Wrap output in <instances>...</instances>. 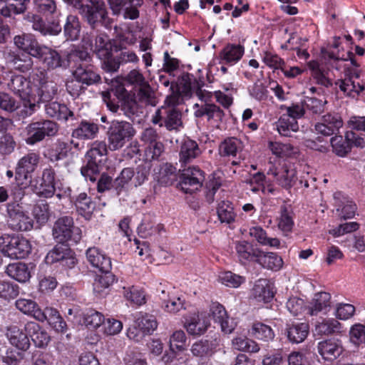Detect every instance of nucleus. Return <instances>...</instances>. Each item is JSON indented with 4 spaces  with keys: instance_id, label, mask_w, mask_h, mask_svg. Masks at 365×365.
<instances>
[{
    "instance_id": "nucleus-1",
    "label": "nucleus",
    "mask_w": 365,
    "mask_h": 365,
    "mask_svg": "<svg viewBox=\"0 0 365 365\" xmlns=\"http://www.w3.org/2000/svg\"><path fill=\"white\" fill-rule=\"evenodd\" d=\"M78 11L83 19L92 28L104 25L108 12L103 0H63Z\"/></svg>"
},
{
    "instance_id": "nucleus-2",
    "label": "nucleus",
    "mask_w": 365,
    "mask_h": 365,
    "mask_svg": "<svg viewBox=\"0 0 365 365\" xmlns=\"http://www.w3.org/2000/svg\"><path fill=\"white\" fill-rule=\"evenodd\" d=\"M133 125L125 120H113L110 122L106 135L110 150H119L135 135Z\"/></svg>"
},
{
    "instance_id": "nucleus-3",
    "label": "nucleus",
    "mask_w": 365,
    "mask_h": 365,
    "mask_svg": "<svg viewBox=\"0 0 365 365\" xmlns=\"http://www.w3.org/2000/svg\"><path fill=\"white\" fill-rule=\"evenodd\" d=\"M31 246L25 237L16 235L0 237V252L13 259H24L31 252Z\"/></svg>"
},
{
    "instance_id": "nucleus-4",
    "label": "nucleus",
    "mask_w": 365,
    "mask_h": 365,
    "mask_svg": "<svg viewBox=\"0 0 365 365\" xmlns=\"http://www.w3.org/2000/svg\"><path fill=\"white\" fill-rule=\"evenodd\" d=\"M52 236L56 242L66 243L71 242L78 243L82 238V231L74 225L73 219L71 216H63L58 218L52 227Z\"/></svg>"
},
{
    "instance_id": "nucleus-5",
    "label": "nucleus",
    "mask_w": 365,
    "mask_h": 365,
    "mask_svg": "<svg viewBox=\"0 0 365 365\" xmlns=\"http://www.w3.org/2000/svg\"><path fill=\"white\" fill-rule=\"evenodd\" d=\"M182 114L176 107L162 106L152 115L151 122L170 132H178L183 128Z\"/></svg>"
},
{
    "instance_id": "nucleus-6",
    "label": "nucleus",
    "mask_w": 365,
    "mask_h": 365,
    "mask_svg": "<svg viewBox=\"0 0 365 365\" xmlns=\"http://www.w3.org/2000/svg\"><path fill=\"white\" fill-rule=\"evenodd\" d=\"M9 88L24 101V108L21 110L26 116L31 115L36 110V105L31 102V82L22 75H14L8 83Z\"/></svg>"
},
{
    "instance_id": "nucleus-7",
    "label": "nucleus",
    "mask_w": 365,
    "mask_h": 365,
    "mask_svg": "<svg viewBox=\"0 0 365 365\" xmlns=\"http://www.w3.org/2000/svg\"><path fill=\"white\" fill-rule=\"evenodd\" d=\"M125 82L137 91L139 101L145 104L155 106V93L143 74L137 69L130 71L124 78Z\"/></svg>"
},
{
    "instance_id": "nucleus-8",
    "label": "nucleus",
    "mask_w": 365,
    "mask_h": 365,
    "mask_svg": "<svg viewBox=\"0 0 365 365\" xmlns=\"http://www.w3.org/2000/svg\"><path fill=\"white\" fill-rule=\"evenodd\" d=\"M28 138L26 142L34 145L42 141L46 137H53L58 131V125L50 120H41L31 122L26 128Z\"/></svg>"
},
{
    "instance_id": "nucleus-9",
    "label": "nucleus",
    "mask_w": 365,
    "mask_h": 365,
    "mask_svg": "<svg viewBox=\"0 0 365 365\" xmlns=\"http://www.w3.org/2000/svg\"><path fill=\"white\" fill-rule=\"evenodd\" d=\"M108 144L104 141H95L86 153L87 165L81 170V174L86 178L89 177L91 180H95L91 175L99 172L98 165L101 163V158L108 153Z\"/></svg>"
},
{
    "instance_id": "nucleus-10",
    "label": "nucleus",
    "mask_w": 365,
    "mask_h": 365,
    "mask_svg": "<svg viewBox=\"0 0 365 365\" xmlns=\"http://www.w3.org/2000/svg\"><path fill=\"white\" fill-rule=\"evenodd\" d=\"M267 174L272 175L275 182L286 190H289L297 180L295 169L290 164L287 163L279 166L271 164Z\"/></svg>"
},
{
    "instance_id": "nucleus-11",
    "label": "nucleus",
    "mask_w": 365,
    "mask_h": 365,
    "mask_svg": "<svg viewBox=\"0 0 365 365\" xmlns=\"http://www.w3.org/2000/svg\"><path fill=\"white\" fill-rule=\"evenodd\" d=\"M6 211L9 217L7 222L11 230L17 232H25L32 229V220L23 212L19 204L8 203Z\"/></svg>"
},
{
    "instance_id": "nucleus-12",
    "label": "nucleus",
    "mask_w": 365,
    "mask_h": 365,
    "mask_svg": "<svg viewBox=\"0 0 365 365\" xmlns=\"http://www.w3.org/2000/svg\"><path fill=\"white\" fill-rule=\"evenodd\" d=\"M204 180L203 171L197 167H190L183 170L178 186L185 193H192L202 187Z\"/></svg>"
},
{
    "instance_id": "nucleus-13",
    "label": "nucleus",
    "mask_w": 365,
    "mask_h": 365,
    "mask_svg": "<svg viewBox=\"0 0 365 365\" xmlns=\"http://www.w3.org/2000/svg\"><path fill=\"white\" fill-rule=\"evenodd\" d=\"M359 74L357 72H347L344 78L338 79L334 84L336 88L339 89L346 96L351 98H356L364 90V85L359 81Z\"/></svg>"
},
{
    "instance_id": "nucleus-14",
    "label": "nucleus",
    "mask_w": 365,
    "mask_h": 365,
    "mask_svg": "<svg viewBox=\"0 0 365 365\" xmlns=\"http://www.w3.org/2000/svg\"><path fill=\"white\" fill-rule=\"evenodd\" d=\"M41 157L39 153L30 151L21 157L16 164L15 170V178L19 180H30L33 173L36 170L39 164Z\"/></svg>"
},
{
    "instance_id": "nucleus-15",
    "label": "nucleus",
    "mask_w": 365,
    "mask_h": 365,
    "mask_svg": "<svg viewBox=\"0 0 365 365\" xmlns=\"http://www.w3.org/2000/svg\"><path fill=\"white\" fill-rule=\"evenodd\" d=\"M34 82L37 86L39 101L42 102L51 101L56 95L58 91L57 84L48 81L46 74L40 71L34 77Z\"/></svg>"
},
{
    "instance_id": "nucleus-16",
    "label": "nucleus",
    "mask_w": 365,
    "mask_h": 365,
    "mask_svg": "<svg viewBox=\"0 0 365 365\" xmlns=\"http://www.w3.org/2000/svg\"><path fill=\"white\" fill-rule=\"evenodd\" d=\"M34 58H38L48 69L66 68V60L55 49L41 45Z\"/></svg>"
},
{
    "instance_id": "nucleus-17",
    "label": "nucleus",
    "mask_w": 365,
    "mask_h": 365,
    "mask_svg": "<svg viewBox=\"0 0 365 365\" xmlns=\"http://www.w3.org/2000/svg\"><path fill=\"white\" fill-rule=\"evenodd\" d=\"M342 125L343 120L339 113H328L322 116L321 122L315 125V130L323 135L330 136L336 134Z\"/></svg>"
},
{
    "instance_id": "nucleus-18",
    "label": "nucleus",
    "mask_w": 365,
    "mask_h": 365,
    "mask_svg": "<svg viewBox=\"0 0 365 365\" xmlns=\"http://www.w3.org/2000/svg\"><path fill=\"white\" fill-rule=\"evenodd\" d=\"M334 201L337 217L346 220L355 215L356 206L349 197L341 192H336L334 194Z\"/></svg>"
},
{
    "instance_id": "nucleus-19",
    "label": "nucleus",
    "mask_w": 365,
    "mask_h": 365,
    "mask_svg": "<svg viewBox=\"0 0 365 365\" xmlns=\"http://www.w3.org/2000/svg\"><path fill=\"white\" fill-rule=\"evenodd\" d=\"M6 336L10 344L21 351H26L30 347L29 334L24 328L21 329L17 325H10L6 328Z\"/></svg>"
},
{
    "instance_id": "nucleus-20",
    "label": "nucleus",
    "mask_w": 365,
    "mask_h": 365,
    "mask_svg": "<svg viewBox=\"0 0 365 365\" xmlns=\"http://www.w3.org/2000/svg\"><path fill=\"white\" fill-rule=\"evenodd\" d=\"M37 321L48 324L57 332L64 333L66 330V323L60 315L58 311L53 307H46L44 310L37 312Z\"/></svg>"
},
{
    "instance_id": "nucleus-21",
    "label": "nucleus",
    "mask_w": 365,
    "mask_h": 365,
    "mask_svg": "<svg viewBox=\"0 0 365 365\" xmlns=\"http://www.w3.org/2000/svg\"><path fill=\"white\" fill-rule=\"evenodd\" d=\"M235 249L238 260L242 264H247L250 262L257 263L261 252L260 249L255 247L245 240L236 242Z\"/></svg>"
},
{
    "instance_id": "nucleus-22",
    "label": "nucleus",
    "mask_w": 365,
    "mask_h": 365,
    "mask_svg": "<svg viewBox=\"0 0 365 365\" xmlns=\"http://www.w3.org/2000/svg\"><path fill=\"white\" fill-rule=\"evenodd\" d=\"M24 329L36 347L44 348L51 341L48 332L36 322H27L24 325Z\"/></svg>"
},
{
    "instance_id": "nucleus-23",
    "label": "nucleus",
    "mask_w": 365,
    "mask_h": 365,
    "mask_svg": "<svg viewBox=\"0 0 365 365\" xmlns=\"http://www.w3.org/2000/svg\"><path fill=\"white\" fill-rule=\"evenodd\" d=\"M319 354L326 361H334L343 352L341 341L337 339H327L318 343Z\"/></svg>"
},
{
    "instance_id": "nucleus-24",
    "label": "nucleus",
    "mask_w": 365,
    "mask_h": 365,
    "mask_svg": "<svg viewBox=\"0 0 365 365\" xmlns=\"http://www.w3.org/2000/svg\"><path fill=\"white\" fill-rule=\"evenodd\" d=\"M93 51L92 41L89 37H83L82 44L72 49L68 55V61H80L79 64H89L91 61L90 51Z\"/></svg>"
},
{
    "instance_id": "nucleus-25",
    "label": "nucleus",
    "mask_w": 365,
    "mask_h": 365,
    "mask_svg": "<svg viewBox=\"0 0 365 365\" xmlns=\"http://www.w3.org/2000/svg\"><path fill=\"white\" fill-rule=\"evenodd\" d=\"M245 48L240 44L228 43L219 53L220 63L228 66L236 64L242 58Z\"/></svg>"
},
{
    "instance_id": "nucleus-26",
    "label": "nucleus",
    "mask_w": 365,
    "mask_h": 365,
    "mask_svg": "<svg viewBox=\"0 0 365 365\" xmlns=\"http://www.w3.org/2000/svg\"><path fill=\"white\" fill-rule=\"evenodd\" d=\"M86 258L88 262L101 272H108L111 269V260L98 248L90 247L86 251Z\"/></svg>"
},
{
    "instance_id": "nucleus-27",
    "label": "nucleus",
    "mask_w": 365,
    "mask_h": 365,
    "mask_svg": "<svg viewBox=\"0 0 365 365\" xmlns=\"http://www.w3.org/2000/svg\"><path fill=\"white\" fill-rule=\"evenodd\" d=\"M73 76L86 86L101 81V76L94 71L93 66L91 64L76 65Z\"/></svg>"
},
{
    "instance_id": "nucleus-28",
    "label": "nucleus",
    "mask_w": 365,
    "mask_h": 365,
    "mask_svg": "<svg viewBox=\"0 0 365 365\" xmlns=\"http://www.w3.org/2000/svg\"><path fill=\"white\" fill-rule=\"evenodd\" d=\"M330 299L331 295L328 292L316 293L308 307V314L311 316H316L320 312L327 314L331 307Z\"/></svg>"
},
{
    "instance_id": "nucleus-29",
    "label": "nucleus",
    "mask_w": 365,
    "mask_h": 365,
    "mask_svg": "<svg viewBox=\"0 0 365 365\" xmlns=\"http://www.w3.org/2000/svg\"><path fill=\"white\" fill-rule=\"evenodd\" d=\"M56 192V172L51 166L43 170L40 195L44 197H51Z\"/></svg>"
},
{
    "instance_id": "nucleus-30",
    "label": "nucleus",
    "mask_w": 365,
    "mask_h": 365,
    "mask_svg": "<svg viewBox=\"0 0 365 365\" xmlns=\"http://www.w3.org/2000/svg\"><path fill=\"white\" fill-rule=\"evenodd\" d=\"M29 4V0H0V14L4 17L23 14Z\"/></svg>"
},
{
    "instance_id": "nucleus-31",
    "label": "nucleus",
    "mask_w": 365,
    "mask_h": 365,
    "mask_svg": "<svg viewBox=\"0 0 365 365\" xmlns=\"http://www.w3.org/2000/svg\"><path fill=\"white\" fill-rule=\"evenodd\" d=\"M309 330V327L307 323H292L287 324L286 334L290 342L299 344L307 337Z\"/></svg>"
},
{
    "instance_id": "nucleus-32",
    "label": "nucleus",
    "mask_w": 365,
    "mask_h": 365,
    "mask_svg": "<svg viewBox=\"0 0 365 365\" xmlns=\"http://www.w3.org/2000/svg\"><path fill=\"white\" fill-rule=\"evenodd\" d=\"M341 324L336 319L324 318L317 322L314 331L317 335L329 336L341 332Z\"/></svg>"
},
{
    "instance_id": "nucleus-33",
    "label": "nucleus",
    "mask_w": 365,
    "mask_h": 365,
    "mask_svg": "<svg viewBox=\"0 0 365 365\" xmlns=\"http://www.w3.org/2000/svg\"><path fill=\"white\" fill-rule=\"evenodd\" d=\"M14 43L19 49L29 53L33 57L35 56L36 53L41 46V44L38 43L36 39L29 34H21L15 36Z\"/></svg>"
},
{
    "instance_id": "nucleus-34",
    "label": "nucleus",
    "mask_w": 365,
    "mask_h": 365,
    "mask_svg": "<svg viewBox=\"0 0 365 365\" xmlns=\"http://www.w3.org/2000/svg\"><path fill=\"white\" fill-rule=\"evenodd\" d=\"M195 107L197 108L195 111V115L197 118L207 116L208 120H213L218 123L222 120L225 115L223 110L213 103H205L201 106L195 104Z\"/></svg>"
},
{
    "instance_id": "nucleus-35",
    "label": "nucleus",
    "mask_w": 365,
    "mask_h": 365,
    "mask_svg": "<svg viewBox=\"0 0 365 365\" xmlns=\"http://www.w3.org/2000/svg\"><path fill=\"white\" fill-rule=\"evenodd\" d=\"M257 263L264 269L277 272L283 267V259L275 252H264L262 250L257 258Z\"/></svg>"
},
{
    "instance_id": "nucleus-36",
    "label": "nucleus",
    "mask_w": 365,
    "mask_h": 365,
    "mask_svg": "<svg viewBox=\"0 0 365 365\" xmlns=\"http://www.w3.org/2000/svg\"><path fill=\"white\" fill-rule=\"evenodd\" d=\"M201 153L198 144L191 139L185 140L180 150V162L182 164L190 163L193 159L197 158Z\"/></svg>"
},
{
    "instance_id": "nucleus-37",
    "label": "nucleus",
    "mask_w": 365,
    "mask_h": 365,
    "mask_svg": "<svg viewBox=\"0 0 365 365\" xmlns=\"http://www.w3.org/2000/svg\"><path fill=\"white\" fill-rule=\"evenodd\" d=\"M99 132L98 125L91 121L82 120L72 132V137L82 140H91Z\"/></svg>"
},
{
    "instance_id": "nucleus-38",
    "label": "nucleus",
    "mask_w": 365,
    "mask_h": 365,
    "mask_svg": "<svg viewBox=\"0 0 365 365\" xmlns=\"http://www.w3.org/2000/svg\"><path fill=\"white\" fill-rule=\"evenodd\" d=\"M45 105L46 114L56 120H67L73 115V113L68 109L66 105L57 101H48Z\"/></svg>"
},
{
    "instance_id": "nucleus-39",
    "label": "nucleus",
    "mask_w": 365,
    "mask_h": 365,
    "mask_svg": "<svg viewBox=\"0 0 365 365\" xmlns=\"http://www.w3.org/2000/svg\"><path fill=\"white\" fill-rule=\"evenodd\" d=\"M252 295L257 302L264 303L270 302L274 297L269 282L265 279H260L255 282Z\"/></svg>"
},
{
    "instance_id": "nucleus-40",
    "label": "nucleus",
    "mask_w": 365,
    "mask_h": 365,
    "mask_svg": "<svg viewBox=\"0 0 365 365\" xmlns=\"http://www.w3.org/2000/svg\"><path fill=\"white\" fill-rule=\"evenodd\" d=\"M312 71V76L318 84L329 88L332 86L331 80L329 78V68L326 66L319 64L317 61H310L308 64Z\"/></svg>"
},
{
    "instance_id": "nucleus-41",
    "label": "nucleus",
    "mask_w": 365,
    "mask_h": 365,
    "mask_svg": "<svg viewBox=\"0 0 365 365\" xmlns=\"http://www.w3.org/2000/svg\"><path fill=\"white\" fill-rule=\"evenodd\" d=\"M6 273L11 278L19 282H26L30 277V272L27 265L23 262L9 264L6 269Z\"/></svg>"
},
{
    "instance_id": "nucleus-42",
    "label": "nucleus",
    "mask_w": 365,
    "mask_h": 365,
    "mask_svg": "<svg viewBox=\"0 0 365 365\" xmlns=\"http://www.w3.org/2000/svg\"><path fill=\"white\" fill-rule=\"evenodd\" d=\"M209 323L206 319L200 318L198 315L187 319L184 324V327L188 334L193 336L203 334L207 331Z\"/></svg>"
},
{
    "instance_id": "nucleus-43",
    "label": "nucleus",
    "mask_w": 365,
    "mask_h": 365,
    "mask_svg": "<svg viewBox=\"0 0 365 365\" xmlns=\"http://www.w3.org/2000/svg\"><path fill=\"white\" fill-rule=\"evenodd\" d=\"M249 234L262 245L275 248H279L280 246V241L278 238L268 237L266 231L259 226L251 227Z\"/></svg>"
},
{
    "instance_id": "nucleus-44",
    "label": "nucleus",
    "mask_w": 365,
    "mask_h": 365,
    "mask_svg": "<svg viewBox=\"0 0 365 365\" xmlns=\"http://www.w3.org/2000/svg\"><path fill=\"white\" fill-rule=\"evenodd\" d=\"M242 144L240 140L231 137L225 138L219 146V153L221 156L235 157L237 153L242 150Z\"/></svg>"
},
{
    "instance_id": "nucleus-45",
    "label": "nucleus",
    "mask_w": 365,
    "mask_h": 365,
    "mask_svg": "<svg viewBox=\"0 0 365 365\" xmlns=\"http://www.w3.org/2000/svg\"><path fill=\"white\" fill-rule=\"evenodd\" d=\"M68 150V144L61 139H58L52 147L47 150V154L45 156L51 162H57L66 158Z\"/></svg>"
},
{
    "instance_id": "nucleus-46",
    "label": "nucleus",
    "mask_w": 365,
    "mask_h": 365,
    "mask_svg": "<svg viewBox=\"0 0 365 365\" xmlns=\"http://www.w3.org/2000/svg\"><path fill=\"white\" fill-rule=\"evenodd\" d=\"M77 212L84 217H89L95 210V203L85 192L80 193L75 201Z\"/></svg>"
},
{
    "instance_id": "nucleus-47",
    "label": "nucleus",
    "mask_w": 365,
    "mask_h": 365,
    "mask_svg": "<svg viewBox=\"0 0 365 365\" xmlns=\"http://www.w3.org/2000/svg\"><path fill=\"white\" fill-rule=\"evenodd\" d=\"M165 291L163 290L160 295L163 300V307L164 309L170 313H176L182 309H185V300L182 297H170L165 298Z\"/></svg>"
},
{
    "instance_id": "nucleus-48",
    "label": "nucleus",
    "mask_w": 365,
    "mask_h": 365,
    "mask_svg": "<svg viewBox=\"0 0 365 365\" xmlns=\"http://www.w3.org/2000/svg\"><path fill=\"white\" fill-rule=\"evenodd\" d=\"M177 180V169L170 163L163 164L159 170L158 181L164 186L171 185Z\"/></svg>"
},
{
    "instance_id": "nucleus-49",
    "label": "nucleus",
    "mask_w": 365,
    "mask_h": 365,
    "mask_svg": "<svg viewBox=\"0 0 365 365\" xmlns=\"http://www.w3.org/2000/svg\"><path fill=\"white\" fill-rule=\"evenodd\" d=\"M112 46L108 36L105 34H100L96 38L93 51L98 58H106L111 54Z\"/></svg>"
},
{
    "instance_id": "nucleus-50",
    "label": "nucleus",
    "mask_w": 365,
    "mask_h": 365,
    "mask_svg": "<svg viewBox=\"0 0 365 365\" xmlns=\"http://www.w3.org/2000/svg\"><path fill=\"white\" fill-rule=\"evenodd\" d=\"M58 244L50 250L46 257L45 262L47 264H52L56 262H61L65 256L68 255L66 252L69 249V246L66 243L57 242Z\"/></svg>"
},
{
    "instance_id": "nucleus-51",
    "label": "nucleus",
    "mask_w": 365,
    "mask_h": 365,
    "mask_svg": "<svg viewBox=\"0 0 365 365\" xmlns=\"http://www.w3.org/2000/svg\"><path fill=\"white\" fill-rule=\"evenodd\" d=\"M251 334L257 339L264 341H269L274 338V332L272 329L262 322H255L253 324Z\"/></svg>"
},
{
    "instance_id": "nucleus-52",
    "label": "nucleus",
    "mask_w": 365,
    "mask_h": 365,
    "mask_svg": "<svg viewBox=\"0 0 365 365\" xmlns=\"http://www.w3.org/2000/svg\"><path fill=\"white\" fill-rule=\"evenodd\" d=\"M81 32V24L78 18L74 15H68L64 25V34L67 39L75 41L78 39Z\"/></svg>"
},
{
    "instance_id": "nucleus-53",
    "label": "nucleus",
    "mask_w": 365,
    "mask_h": 365,
    "mask_svg": "<svg viewBox=\"0 0 365 365\" xmlns=\"http://www.w3.org/2000/svg\"><path fill=\"white\" fill-rule=\"evenodd\" d=\"M16 308L24 314L31 316L37 320V312H41L38 304L30 299L20 298L15 302Z\"/></svg>"
},
{
    "instance_id": "nucleus-54",
    "label": "nucleus",
    "mask_w": 365,
    "mask_h": 365,
    "mask_svg": "<svg viewBox=\"0 0 365 365\" xmlns=\"http://www.w3.org/2000/svg\"><path fill=\"white\" fill-rule=\"evenodd\" d=\"M217 213L222 223L230 224L235 221L236 215L232 204L230 201H221L217 205Z\"/></svg>"
},
{
    "instance_id": "nucleus-55",
    "label": "nucleus",
    "mask_w": 365,
    "mask_h": 365,
    "mask_svg": "<svg viewBox=\"0 0 365 365\" xmlns=\"http://www.w3.org/2000/svg\"><path fill=\"white\" fill-rule=\"evenodd\" d=\"M277 128L281 135L290 136L292 132L299 130V125L297 120L283 114L277 123Z\"/></svg>"
},
{
    "instance_id": "nucleus-56",
    "label": "nucleus",
    "mask_w": 365,
    "mask_h": 365,
    "mask_svg": "<svg viewBox=\"0 0 365 365\" xmlns=\"http://www.w3.org/2000/svg\"><path fill=\"white\" fill-rule=\"evenodd\" d=\"M232 345L235 349L250 352L257 353L259 351V346L257 342L245 336H239L233 339Z\"/></svg>"
},
{
    "instance_id": "nucleus-57",
    "label": "nucleus",
    "mask_w": 365,
    "mask_h": 365,
    "mask_svg": "<svg viewBox=\"0 0 365 365\" xmlns=\"http://www.w3.org/2000/svg\"><path fill=\"white\" fill-rule=\"evenodd\" d=\"M143 4V0H130L119 6V14L123 11L125 19L135 20L139 17L138 8Z\"/></svg>"
},
{
    "instance_id": "nucleus-58",
    "label": "nucleus",
    "mask_w": 365,
    "mask_h": 365,
    "mask_svg": "<svg viewBox=\"0 0 365 365\" xmlns=\"http://www.w3.org/2000/svg\"><path fill=\"white\" fill-rule=\"evenodd\" d=\"M122 294L133 304L140 306L145 303V294L134 286L123 287Z\"/></svg>"
},
{
    "instance_id": "nucleus-59",
    "label": "nucleus",
    "mask_w": 365,
    "mask_h": 365,
    "mask_svg": "<svg viewBox=\"0 0 365 365\" xmlns=\"http://www.w3.org/2000/svg\"><path fill=\"white\" fill-rule=\"evenodd\" d=\"M293 226L294 220L292 210L287 206L282 205L278 222L279 228L284 232H289L292 230Z\"/></svg>"
},
{
    "instance_id": "nucleus-60",
    "label": "nucleus",
    "mask_w": 365,
    "mask_h": 365,
    "mask_svg": "<svg viewBox=\"0 0 365 365\" xmlns=\"http://www.w3.org/2000/svg\"><path fill=\"white\" fill-rule=\"evenodd\" d=\"M101 272V274L96 277L93 283V290L99 294L103 289L108 288L115 280V275L110 271Z\"/></svg>"
},
{
    "instance_id": "nucleus-61",
    "label": "nucleus",
    "mask_w": 365,
    "mask_h": 365,
    "mask_svg": "<svg viewBox=\"0 0 365 365\" xmlns=\"http://www.w3.org/2000/svg\"><path fill=\"white\" fill-rule=\"evenodd\" d=\"M19 294L18 284L9 281H0V298L10 301L16 298Z\"/></svg>"
},
{
    "instance_id": "nucleus-62",
    "label": "nucleus",
    "mask_w": 365,
    "mask_h": 365,
    "mask_svg": "<svg viewBox=\"0 0 365 365\" xmlns=\"http://www.w3.org/2000/svg\"><path fill=\"white\" fill-rule=\"evenodd\" d=\"M330 141L333 151L340 157H344L351 151V145L346 137L343 138L341 135H335Z\"/></svg>"
},
{
    "instance_id": "nucleus-63",
    "label": "nucleus",
    "mask_w": 365,
    "mask_h": 365,
    "mask_svg": "<svg viewBox=\"0 0 365 365\" xmlns=\"http://www.w3.org/2000/svg\"><path fill=\"white\" fill-rule=\"evenodd\" d=\"M214 344L208 340H200L194 343L191 347L192 354L197 357L203 358L211 355Z\"/></svg>"
},
{
    "instance_id": "nucleus-64",
    "label": "nucleus",
    "mask_w": 365,
    "mask_h": 365,
    "mask_svg": "<svg viewBox=\"0 0 365 365\" xmlns=\"http://www.w3.org/2000/svg\"><path fill=\"white\" fill-rule=\"evenodd\" d=\"M138 327L142 329L145 335L151 334L158 327V322L154 316L145 314L138 317L136 321Z\"/></svg>"
}]
</instances>
